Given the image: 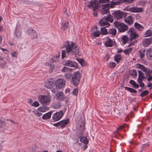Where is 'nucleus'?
<instances>
[{
	"instance_id": "nucleus-40",
	"label": "nucleus",
	"mask_w": 152,
	"mask_h": 152,
	"mask_svg": "<svg viewBox=\"0 0 152 152\" xmlns=\"http://www.w3.org/2000/svg\"><path fill=\"white\" fill-rule=\"evenodd\" d=\"M145 50H143V51L141 50H139V56L141 59H142L145 57Z\"/></svg>"
},
{
	"instance_id": "nucleus-17",
	"label": "nucleus",
	"mask_w": 152,
	"mask_h": 152,
	"mask_svg": "<svg viewBox=\"0 0 152 152\" xmlns=\"http://www.w3.org/2000/svg\"><path fill=\"white\" fill-rule=\"evenodd\" d=\"M152 42V38H145L142 42V44L145 47H147Z\"/></svg>"
},
{
	"instance_id": "nucleus-52",
	"label": "nucleus",
	"mask_w": 152,
	"mask_h": 152,
	"mask_svg": "<svg viewBox=\"0 0 152 152\" xmlns=\"http://www.w3.org/2000/svg\"><path fill=\"white\" fill-rule=\"evenodd\" d=\"M69 69H70L64 66L61 70V71L63 72H67L69 71Z\"/></svg>"
},
{
	"instance_id": "nucleus-38",
	"label": "nucleus",
	"mask_w": 152,
	"mask_h": 152,
	"mask_svg": "<svg viewBox=\"0 0 152 152\" xmlns=\"http://www.w3.org/2000/svg\"><path fill=\"white\" fill-rule=\"evenodd\" d=\"M77 60L80 64L81 66H83L86 64V62L84 59L79 58H77Z\"/></svg>"
},
{
	"instance_id": "nucleus-27",
	"label": "nucleus",
	"mask_w": 152,
	"mask_h": 152,
	"mask_svg": "<svg viewBox=\"0 0 152 152\" xmlns=\"http://www.w3.org/2000/svg\"><path fill=\"white\" fill-rule=\"evenodd\" d=\"M45 65L48 66L49 68V72L50 73H52L54 69L55 66L54 64L47 62L45 63Z\"/></svg>"
},
{
	"instance_id": "nucleus-11",
	"label": "nucleus",
	"mask_w": 152,
	"mask_h": 152,
	"mask_svg": "<svg viewBox=\"0 0 152 152\" xmlns=\"http://www.w3.org/2000/svg\"><path fill=\"white\" fill-rule=\"evenodd\" d=\"M56 86L59 89H61L65 85V81L62 78L57 80L55 83Z\"/></svg>"
},
{
	"instance_id": "nucleus-13",
	"label": "nucleus",
	"mask_w": 152,
	"mask_h": 152,
	"mask_svg": "<svg viewBox=\"0 0 152 152\" xmlns=\"http://www.w3.org/2000/svg\"><path fill=\"white\" fill-rule=\"evenodd\" d=\"M116 44L115 42L110 38L105 41L104 45L107 47H112Z\"/></svg>"
},
{
	"instance_id": "nucleus-7",
	"label": "nucleus",
	"mask_w": 152,
	"mask_h": 152,
	"mask_svg": "<svg viewBox=\"0 0 152 152\" xmlns=\"http://www.w3.org/2000/svg\"><path fill=\"white\" fill-rule=\"evenodd\" d=\"M114 24L115 27L118 29V31L120 32H125L128 29V26L124 23L115 21L114 22Z\"/></svg>"
},
{
	"instance_id": "nucleus-59",
	"label": "nucleus",
	"mask_w": 152,
	"mask_h": 152,
	"mask_svg": "<svg viewBox=\"0 0 152 152\" xmlns=\"http://www.w3.org/2000/svg\"><path fill=\"white\" fill-rule=\"evenodd\" d=\"M142 79H141V78L138 77V78L137 79V81H138V82L139 83V84H140L141 83H143L142 80Z\"/></svg>"
},
{
	"instance_id": "nucleus-24",
	"label": "nucleus",
	"mask_w": 152,
	"mask_h": 152,
	"mask_svg": "<svg viewBox=\"0 0 152 152\" xmlns=\"http://www.w3.org/2000/svg\"><path fill=\"white\" fill-rule=\"evenodd\" d=\"M52 113V111L51 110L48 113L44 114L42 117V119L47 120L50 119Z\"/></svg>"
},
{
	"instance_id": "nucleus-46",
	"label": "nucleus",
	"mask_w": 152,
	"mask_h": 152,
	"mask_svg": "<svg viewBox=\"0 0 152 152\" xmlns=\"http://www.w3.org/2000/svg\"><path fill=\"white\" fill-rule=\"evenodd\" d=\"M145 73L146 75L149 76L152 74V70H151L149 68L147 69V70L145 72Z\"/></svg>"
},
{
	"instance_id": "nucleus-22",
	"label": "nucleus",
	"mask_w": 152,
	"mask_h": 152,
	"mask_svg": "<svg viewBox=\"0 0 152 152\" xmlns=\"http://www.w3.org/2000/svg\"><path fill=\"white\" fill-rule=\"evenodd\" d=\"M69 22L68 21H64L61 24V30L64 31L68 28Z\"/></svg>"
},
{
	"instance_id": "nucleus-62",
	"label": "nucleus",
	"mask_w": 152,
	"mask_h": 152,
	"mask_svg": "<svg viewBox=\"0 0 152 152\" xmlns=\"http://www.w3.org/2000/svg\"><path fill=\"white\" fill-rule=\"evenodd\" d=\"M147 86L148 87H150V89H152V83H150L147 84Z\"/></svg>"
},
{
	"instance_id": "nucleus-64",
	"label": "nucleus",
	"mask_w": 152,
	"mask_h": 152,
	"mask_svg": "<svg viewBox=\"0 0 152 152\" xmlns=\"http://www.w3.org/2000/svg\"><path fill=\"white\" fill-rule=\"evenodd\" d=\"M148 80L149 81H151L152 80V75L151 76H149L148 78Z\"/></svg>"
},
{
	"instance_id": "nucleus-39",
	"label": "nucleus",
	"mask_w": 152,
	"mask_h": 152,
	"mask_svg": "<svg viewBox=\"0 0 152 152\" xmlns=\"http://www.w3.org/2000/svg\"><path fill=\"white\" fill-rule=\"evenodd\" d=\"M144 35L145 37L151 36L152 35V31L150 29L147 30Z\"/></svg>"
},
{
	"instance_id": "nucleus-55",
	"label": "nucleus",
	"mask_w": 152,
	"mask_h": 152,
	"mask_svg": "<svg viewBox=\"0 0 152 152\" xmlns=\"http://www.w3.org/2000/svg\"><path fill=\"white\" fill-rule=\"evenodd\" d=\"M65 76L66 79L67 80H69L71 77V75L70 74L65 75Z\"/></svg>"
},
{
	"instance_id": "nucleus-50",
	"label": "nucleus",
	"mask_w": 152,
	"mask_h": 152,
	"mask_svg": "<svg viewBox=\"0 0 152 152\" xmlns=\"http://www.w3.org/2000/svg\"><path fill=\"white\" fill-rule=\"evenodd\" d=\"M34 112V114L37 117H39L41 116L42 114L41 112L38 111H33Z\"/></svg>"
},
{
	"instance_id": "nucleus-32",
	"label": "nucleus",
	"mask_w": 152,
	"mask_h": 152,
	"mask_svg": "<svg viewBox=\"0 0 152 152\" xmlns=\"http://www.w3.org/2000/svg\"><path fill=\"white\" fill-rule=\"evenodd\" d=\"M117 31L115 28H112L109 29L108 34H111L112 35L115 36L116 34Z\"/></svg>"
},
{
	"instance_id": "nucleus-49",
	"label": "nucleus",
	"mask_w": 152,
	"mask_h": 152,
	"mask_svg": "<svg viewBox=\"0 0 152 152\" xmlns=\"http://www.w3.org/2000/svg\"><path fill=\"white\" fill-rule=\"evenodd\" d=\"M78 93V91L77 88L74 89L73 92L72 94L75 96H77Z\"/></svg>"
},
{
	"instance_id": "nucleus-6",
	"label": "nucleus",
	"mask_w": 152,
	"mask_h": 152,
	"mask_svg": "<svg viewBox=\"0 0 152 152\" xmlns=\"http://www.w3.org/2000/svg\"><path fill=\"white\" fill-rule=\"evenodd\" d=\"M81 77V75L79 71L74 72L72 76L71 83L75 86L78 85Z\"/></svg>"
},
{
	"instance_id": "nucleus-47",
	"label": "nucleus",
	"mask_w": 152,
	"mask_h": 152,
	"mask_svg": "<svg viewBox=\"0 0 152 152\" xmlns=\"http://www.w3.org/2000/svg\"><path fill=\"white\" fill-rule=\"evenodd\" d=\"M149 91L147 90H145L142 92L140 94V96L141 97H144L148 94Z\"/></svg>"
},
{
	"instance_id": "nucleus-36",
	"label": "nucleus",
	"mask_w": 152,
	"mask_h": 152,
	"mask_svg": "<svg viewBox=\"0 0 152 152\" xmlns=\"http://www.w3.org/2000/svg\"><path fill=\"white\" fill-rule=\"evenodd\" d=\"M15 31V33L14 36L18 39L21 38V32L18 30L16 28Z\"/></svg>"
},
{
	"instance_id": "nucleus-45",
	"label": "nucleus",
	"mask_w": 152,
	"mask_h": 152,
	"mask_svg": "<svg viewBox=\"0 0 152 152\" xmlns=\"http://www.w3.org/2000/svg\"><path fill=\"white\" fill-rule=\"evenodd\" d=\"M134 0H122V1H120V3L119 4H120L121 3H126L127 4H129L132 3L133 1Z\"/></svg>"
},
{
	"instance_id": "nucleus-58",
	"label": "nucleus",
	"mask_w": 152,
	"mask_h": 152,
	"mask_svg": "<svg viewBox=\"0 0 152 152\" xmlns=\"http://www.w3.org/2000/svg\"><path fill=\"white\" fill-rule=\"evenodd\" d=\"M123 125L119 126L118 128L117 129V130L115 132H118L119 131H120L123 128Z\"/></svg>"
},
{
	"instance_id": "nucleus-14",
	"label": "nucleus",
	"mask_w": 152,
	"mask_h": 152,
	"mask_svg": "<svg viewBox=\"0 0 152 152\" xmlns=\"http://www.w3.org/2000/svg\"><path fill=\"white\" fill-rule=\"evenodd\" d=\"M28 34L32 39L37 38V34L35 30L31 28H29L28 30Z\"/></svg>"
},
{
	"instance_id": "nucleus-16",
	"label": "nucleus",
	"mask_w": 152,
	"mask_h": 152,
	"mask_svg": "<svg viewBox=\"0 0 152 152\" xmlns=\"http://www.w3.org/2000/svg\"><path fill=\"white\" fill-rule=\"evenodd\" d=\"M143 9L141 7H132L130 8L129 11L132 12H143Z\"/></svg>"
},
{
	"instance_id": "nucleus-25",
	"label": "nucleus",
	"mask_w": 152,
	"mask_h": 152,
	"mask_svg": "<svg viewBox=\"0 0 152 152\" xmlns=\"http://www.w3.org/2000/svg\"><path fill=\"white\" fill-rule=\"evenodd\" d=\"M136 67L137 68L140 69L145 72H146L147 70V69L145 66L140 64H136Z\"/></svg>"
},
{
	"instance_id": "nucleus-10",
	"label": "nucleus",
	"mask_w": 152,
	"mask_h": 152,
	"mask_svg": "<svg viewBox=\"0 0 152 152\" xmlns=\"http://www.w3.org/2000/svg\"><path fill=\"white\" fill-rule=\"evenodd\" d=\"M63 115V111L60 110L55 113L53 115L52 118L54 121H56L61 119Z\"/></svg>"
},
{
	"instance_id": "nucleus-30",
	"label": "nucleus",
	"mask_w": 152,
	"mask_h": 152,
	"mask_svg": "<svg viewBox=\"0 0 152 152\" xmlns=\"http://www.w3.org/2000/svg\"><path fill=\"white\" fill-rule=\"evenodd\" d=\"M107 30L106 29L105 27H101L100 33L102 35H105L108 34Z\"/></svg>"
},
{
	"instance_id": "nucleus-60",
	"label": "nucleus",
	"mask_w": 152,
	"mask_h": 152,
	"mask_svg": "<svg viewBox=\"0 0 152 152\" xmlns=\"http://www.w3.org/2000/svg\"><path fill=\"white\" fill-rule=\"evenodd\" d=\"M51 91L54 94H56L57 92V89L56 88H53L51 90Z\"/></svg>"
},
{
	"instance_id": "nucleus-26",
	"label": "nucleus",
	"mask_w": 152,
	"mask_h": 152,
	"mask_svg": "<svg viewBox=\"0 0 152 152\" xmlns=\"http://www.w3.org/2000/svg\"><path fill=\"white\" fill-rule=\"evenodd\" d=\"M129 40V37L126 35H124L121 38V41L124 45L126 44Z\"/></svg>"
},
{
	"instance_id": "nucleus-4",
	"label": "nucleus",
	"mask_w": 152,
	"mask_h": 152,
	"mask_svg": "<svg viewBox=\"0 0 152 152\" xmlns=\"http://www.w3.org/2000/svg\"><path fill=\"white\" fill-rule=\"evenodd\" d=\"M109 16H106L102 18L99 21V24L100 26H106V27H108L110 25L109 23L107 21L110 22L112 23L113 22V19L111 15H109Z\"/></svg>"
},
{
	"instance_id": "nucleus-51",
	"label": "nucleus",
	"mask_w": 152,
	"mask_h": 152,
	"mask_svg": "<svg viewBox=\"0 0 152 152\" xmlns=\"http://www.w3.org/2000/svg\"><path fill=\"white\" fill-rule=\"evenodd\" d=\"M39 105V103L37 101L34 102L31 105L34 107H38Z\"/></svg>"
},
{
	"instance_id": "nucleus-20",
	"label": "nucleus",
	"mask_w": 152,
	"mask_h": 152,
	"mask_svg": "<svg viewBox=\"0 0 152 152\" xmlns=\"http://www.w3.org/2000/svg\"><path fill=\"white\" fill-rule=\"evenodd\" d=\"M61 53L58 52L54 56L53 58L50 59V61L52 62H56L58 61V58L60 57Z\"/></svg>"
},
{
	"instance_id": "nucleus-3",
	"label": "nucleus",
	"mask_w": 152,
	"mask_h": 152,
	"mask_svg": "<svg viewBox=\"0 0 152 152\" xmlns=\"http://www.w3.org/2000/svg\"><path fill=\"white\" fill-rule=\"evenodd\" d=\"M111 4L109 3L102 4L103 7L101 10V13L102 15L107 14L106 16H109V15H111L109 12L110 8H113L115 5H118L120 3V1H116L113 2L111 1Z\"/></svg>"
},
{
	"instance_id": "nucleus-1",
	"label": "nucleus",
	"mask_w": 152,
	"mask_h": 152,
	"mask_svg": "<svg viewBox=\"0 0 152 152\" xmlns=\"http://www.w3.org/2000/svg\"><path fill=\"white\" fill-rule=\"evenodd\" d=\"M63 45L64 47L66 48V50H63L62 51V59H64L66 57V53L68 54L76 55L78 54L80 51L79 48L75 43L73 42L70 43V41H67L64 43Z\"/></svg>"
},
{
	"instance_id": "nucleus-43",
	"label": "nucleus",
	"mask_w": 152,
	"mask_h": 152,
	"mask_svg": "<svg viewBox=\"0 0 152 152\" xmlns=\"http://www.w3.org/2000/svg\"><path fill=\"white\" fill-rule=\"evenodd\" d=\"M132 48H130L125 50L124 51V53L126 55H129V53L131 52Z\"/></svg>"
},
{
	"instance_id": "nucleus-21",
	"label": "nucleus",
	"mask_w": 152,
	"mask_h": 152,
	"mask_svg": "<svg viewBox=\"0 0 152 152\" xmlns=\"http://www.w3.org/2000/svg\"><path fill=\"white\" fill-rule=\"evenodd\" d=\"M124 21L128 25H131L133 23L132 17L131 15L129 16L124 19Z\"/></svg>"
},
{
	"instance_id": "nucleus-41",
	"label": "nucleus",
	"mask_w": 152,
	"mask_h": 152,
	"mask_svg": "<svg viewBox=\"0 0 152 152\" xmlns=\"http://www.w3.org/2000/svg\"><path fill=\"white\" fill-rule=\"evenodd\" d=\"M138 77L141 78V79H145L146 77H145L144 73L140 70L138 71Z\"/></svg>"
},
{
	"instance_id": "nucleus-42",
	"label": "nucleus",
	"mask_w": 152,
	"mask_h": 152,
	"mask_svg": "<svg viewBox=\"0 0 152 152\" xmlns=\"http://www.w3.org/2000/svg\"><path fill=\"white\" fill-rule=\"evenodd\" d=\"M124 88L125 90L129 91L131 93H136L137 92V91L136 90L132 88L126 86Z\"/></svg>"
},
{
	"instance_id": "nucleus-29",
	"label": "nucleus",
	"mask_w": 152,
	"mask_h": 152,
	"mask_svg": "<svg viewBox=\"0 0 152 152\" xmlns=\"http://www.w3.org/2000/svg\"><path fill=\"white\" fill-rule=\"evenodd\" d=\"M38 110L41 112L44 113L49 110V107L45 106H42L38 108Z\"/></svg>"
},
{
	"instance_id": "nucleus-44",
	"label": "nucleus",
	"mask_w": 152,
	"mask_h": 152,
	"mask_svg": "<svg viewBox=\"0 0 152 152\" xmlns=\"http://www.w3.org/2000/svg\"><path fill=\"white\" fill-rule=\"evenodd\" d=\"M130 74L131 76L135 77L137 75V72L135 69H132L131 71Z\"/></svg>"
},
{
	"instance_id": "nucleus-61",
	"label": "nucleus",
	"mask_w": 152,
	"mask_h": 152,
	"mask_svg": "<svg viewBox=\"0 0 152 152\" xmlns=\"http://www.w3.org/2000/svg\"><path fill=\"white\" fill-rule=\"evenodd\" d=\"M129 83L133 86L136 83L133 80H131L129 81Z\"/></svg>"
},
{
	"instance_id": "nucleus-56",
	"label": "nucleus",
	"mask_w": 152,
	"mask_h": 152,
	"mask_svg": "<svg viewBox=\"0 0 152 152\" xmlns=\"http://www.w3.org/2000/svg\"><path fill=\"white\" fill-rule=\"evenodd\" d=\"M54 126L56 127H59V126H60V121L53 124H52Z\"/></svg>"
},
{
	"instance_id": "nucleus-34",
	"label": "nucleus",
	"mask_w": 152,
	"mask_h": 152,
	"mask_svg": "<svg viewBox=\"0 0 152 152\" xmlns=\"http://www.w3.org/2000/svg\"><path fill=\"white\" fill-rule=\"evenodd\" d=\"M56 96L58 98V99L60 100H62L65 98L64 97L63 93L62 91H60L58 92L56 94Z\"/></svg>"
},
{
	"instance_id": "nucleus-12",
	"label": "nucleus",
	"mask_w": 152,
	"mask_h": 152,
	"mask_svg": "<svg viewBox=\"0 0 152 152\" xmlns=\"http://www.w3.org/2000/svg\"><path fill=\"white\" fill-rule=\"evenodd\" d=\"M64 65L70 67H75L77 68L78 67V64L75 62L69 60L65 61Z\"/></svg>"
},
{
	"instance_id": "nucleus-23",
	"label": "nucleus",
	"mask_w": 152,
	"mask_h": 152,
	"mask_svg": "<svg viewBox=\"0 0 152 152\" xmlns=\"http://www.w3.org/2000/svg\"><path fill=\"white\" fill-rule=\"evenodd\" d=\"M146 55L148 59L152 60V48H149L147 50Z\"/></svg>"
},
{
	"instance_id": "nucleus-18",
	"label": "nucleus",
	"mask_w": 152,
	"mask_h": 152,
	"mask_svg": "<svg viewBox=\"0 0 152 152\" xmlns=\"http://www.w3.org/2000/svg\"><path fill=\"white\" fill-rule=\"evenodd\" d=\"M54 85V83L51 79L47 80L45 82V86L47 88H51Z\"/></svg>"
},
{
	"instance_id": "nucleus-5",
	"label": "nucleus",
	"mask_w": 152,
	"mask_h": 152,
	"mask_svg": "<svg viewBox=\"0 0 152 152\" xmlns=\"http://www.w3.org/2000/svg\"><path fill=\"white\" fill-rule=\"evenodd\" d=\"M39 101L42 105H48L51 101L50 96L40 95L38 96Z\"/></svg>"
},
{
	"instance_id": "nucleus-37",
	"label": "nucleus",
	"mask_w": 152,
	"mask_h": 152,
	"mask_svg": "<svg viewBox=\"0 0 152 152\" xmlns=\"http://www.w3.org/2000/svg\"><path fill=\"white\" fill-rule=\"evenodd\" d=\"M149 146V144L148 143L142 145L141 147L140 151L142 152L146 149Z\"/></svg>"
},
{
	"instance_id": "nucleus-63",
	"label": "nucleus",
	"mask_w": 152,
	"mask_h": 152,
	"mask_svg": "<svg viewBox=\"0 0 152 152\" xmlns=\"http://www.w3.org/2000/svg\"><path fill=\"white\" fill-rule=\"evenodd\" d=\"M70 89L69 88H66L65 91V93H68L70 92Z\"/></svg>"
},
{
	"instance_id": "nucleus-8",
	"label": "nucleus",
	"mask_w": 152,
	"mask_h": 152,
	"mask_svg": "<svg viewBox=\"0 0 152 152\" xmlns=\"http://www.w3.org/2000/svg\"><path fill=\"white\" fill-rule=\"evenodd\" d=\"M127 33L129 35L130 40L131 41L136 39L139 37V35L137 34L134 28H130Z\"/></svg>"
},
{
	"instance_id": "nucleus-19",
	"label": "nucleus",
	"mask_w": 152,
	"mask_h": 152,
	"mask_svg": "<svg viewBox=\"0 0 152 152\" xmlns=\"http://www.w3.org/2000/svg\"><path fill=\"white\" fill-rule=\"evenodd\" d=\"M61 128L62 129L65 128L66 125L69 123V120L67 118L60 121Z\"/></svg>"
},
{
	"instance_id": "nucleus-57",
	"label": "nucleus",
	"mask_w": 152,
	"mask_h": 152,
	"mask_svg": "<svg viewBox=\"0 0 152 152\" xmlns=\"http://www.w3.org/2000/svg\"><path fill=\"white\" fill-rule=\"evenodd\" d=\"M101 3H107L109 2L110 0H99Z\"/></svg>"
},
{
	"instance_id": "nucleus-15",
	"label": "nucleus",
	"mask_w": 152,
	"mask_h": 152,
	"mask_svg": "<svg viewBox=\"0 0 152 152\" xmlns=\"http://www.w3.org/2000/svg\"><path fill=\"white\" fill-rule=\"evenodd\" d=\"M87 6L90 9H91L93 7V11L97 10L98 8V6L96 4V1L95 0L91 1L90 4H88Z\"/></svg>"
},
{
	"instance_id": "nucleus-2",
	"label": "nucleus",
	"mask_w": 152,
	"mask_h": 152,
	"mask_svg": "<svg viewBox=\"0 0 152 152\" xmlns=\"http://www.w3.org/2000/svg\"><path fill=\"white\" fill-rule=\"evenodd\" d=\"M85 129V126L83 123L78 125V130L76 133L77 136L79 137V139L81 142L85 144L88 143L89 141L87 138V135H86L83 136L84 135V130Z\"/></svg>"
},
{
	"instance_id": "nucleus-28",
	"label": "nucleus",
	"mask_w": 152,
	"mask_h": 152,
	"mask_svg": "<svg viewBox=\"0 0 152 152\" xmlns=\"http://www.w3.org/2000/svg\"><path fill=\"white\" fill-rule=\"evenodd\" d=\"M61 105L58 102H55L53 103L51 105V107L53 109H57L61 107Z\"/></svg>"
},
{
	"instance_id": "nucleus-48",
	"label": "nucleus",
	"mask_w": 152,
	"mask_h": 152,
	"mask_svg": "<svg viewBox=\"0 0 152 152\" xmlns=\"http://www.w3.org/2000/svg\"><path fill=\"white\" fill-rule=\"evenodd\" d=\"M7 63L4 61L3 60L2 58H1V67L3 68L5 66Z\"/></svg>"
},
{
	"instance_id": "nucleus-33",
	"label": "nucleus",
	"mask_w": 152,
	"mask_h": 152,
	"mask_svg": "<svg viewBox=\"0 0 152 152\" xmlns=\"http://www.w3.org/2000/svg\"><path fill=\"white\" fill-rule=\"evenodd\" d=\"M134 26L135 28L139 31H142L144 29V27L142 26L137 23H134Z\"/></svg>"
},
{
	"instance_id": "nucleus-54",
	"label": "nucleus",
	"mask_w": 152,
	"mask_h": 152,
	"mask_svg": "<svg viewBox=\"0 0 152 152\" xmlns=\"http://www.w3.org/2000/svg\"><path fill=\"white\" fill-rule=\"evenodd\" d=\"M12 56L15 58H17L18 56V53L17 52L13 51L12 54Z\"/></svg>"
},
{
	"instance_id": "nucleus-53",
	"label": "nucleus",
	"mask_w": 152,
	"mask_h": 152,
	"mask_svg": "<svg viewBox=\"0 0 152 152\" xmlns=\"http://www.w3.org/2000/svg\"><path fill=\"white\" fill-rule=\"evenodd\" d=\"M116 64L114 62H111L110 63V67L111 68H114L116 66Z\"/></svg>"
},
{
	"instance_id": "nucleus-35",
	"label": "nucleus",
	"mask_w": 152,
	"mask_h": 152,
	"mask_svg": "<svg viewBox=\"0 0 152 152\" xmlns=\"http://www.w3.org/2000/svg\"><path fill=\"white\" fill-rule=\"evenodd\" d=\"M100 34L99 31H94L91 33V35L94 37V38L96 37H99Z\"/></svg>"
},
{
	"instance_id": "nucleus-9",
	"label": "nucleus",
	"mask_w": 152,
	"mask_h": 152,
	"mask_svg": "<svg viewBox=\"0 0 152 152\" xmlns=\"http://www.w3.org/2000/svg\"><path fill=\"white\" fill-rule=\"evenodd\" d=\"M126 12L118 10L113 11L112 13V15L114 16L115 19L119 20L121 18L123 15H126Z\"/></svg>"
},
{
	"instance_id": "nucleus-31",
	"label": "nucleus",
	"mask_w": 152,
	"mask_h": 152,
	"mask_svg": "<svg viewBox=\"0 0 152 152\" xmlns=\"http://www.w3.org/2000/svg\"><path fill=\"white\" fill-rule=\"evenodd\" d=\"M122 57L121 55L120 54H118L115 55L114 58V60L116 62L117 64H118L120 61L121 60Z\"/></svg>"
}]
</instances>
